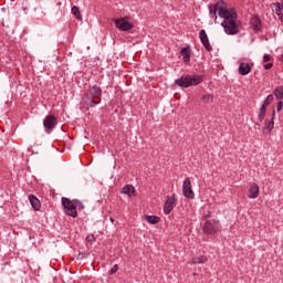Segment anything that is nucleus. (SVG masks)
I'll return each mask as SVG.
<instances>
[{"mask_svg": "<svg viewBox=\"0 0 283 283\" xmlns=\"http://www.w3.org/2000/svg\"><path fill=\"white\" fill-rule=\"evenodd\" d=\"M263 61H264V63H269V61H271V55L265 54V55L263 56Z\"/></svg>", "mask_w": 283, "mask_h": 283, "instance_id": "nucleus-31", "label": "nucleus"}, {"mask_svg": "<svg viewBox=\"0 0 283 283\" xmlns=\"http://www.w3.org/2000/svg\"><path fill=\"white\" fill-rule=\"evenodd\" d=\"M182 193L185 198H189V200H193V198H196V193L191 189V179L189 177L184 180Z\"/></svg>", "mask_w": 283, "mask_h": 283, "instance_id": "nucleus-7", "label": "nucleus"}, {"mask_svg": "<svg viewBox=\"0 0 283 283\" xmlns=\"http://www.w3.org/2000/svg\"><path fill=\"white\" fill-rule=\"evenodd\" d=\"M283 108V102L282 99H279L277 104H276V112H280Z\"/></svg>", "mask_w": 283, "mask_h": 283, "instance_id": "nucleus-28", "label": "nucleus"}, {"mask_svg": "<svg viewBox=\"0 0 283 283\" xmlns=\"http://www.w3.org/2000/svg\"><path fill=\"white\" fill-rule=\"evenodd\" d=\"M250 25H252L254 32H260V30H262V20L260 17L254 15L250 20Z\"/></svg>", "mask_w": 283, "mask_h": 283, "instance_id": "nucleus-15", "label": "nucleus"}, {"mask_svg": "<svg viewBox=\"0 0 283 283\" xmlns=\"http://www.w3.org/2000/svg\"><path fill=\"white\" fill-rule=\"evenodd\" d=\"M71 12H72V14H74L75 18H77L80 21H81V19H83V15H81V9H78V7H76V6L72 7Z\"/></svg>", "mask_w": 283, "mask_h": 283, "instance_id": "nucleus-24", "label": "nucleus"}, {"mask_svg": "<svg viewBox=\"0 0 283 283\" xmlns=\"http://www.w3.org/2000/svg\"><path fill=\"white\" fill-rule=\"evenodd\" d=\"M273 8H274L275 14H277L279 19H281V21H283V4L280 2H275V3H273Z\"/></svg>", "mask_w": 283, "mask_h": 283, "instance_id": "nucleus-18", "label": "nucleus"}, {"mask_svg": "<svg viewBox=\"0 0 283 283\" xmlns=\"http://www.w3.org/2000/svg\"><path fill=\"white\" fill-rule=\"evenodd\" d=\"M191 62V55L184 56V63H190Z\"/></svg>", "mask_w": 283, "mask_h": 283, "instance_id": "nucleus-29", "label": "nucleus"}, {"mask_svg": "<svg viewBox=\"0 0 283 283\" xmlns=\"http://www.w3.org/2000/svg\"><path fill=\"white\" fill-rule=\"evenodd\" d=\"M250 73H251V65H249V63L241 62L239 65V74H241V76H247Z\"/></svg>", "mask_w": 283, "mask_h": 283, "instance_id": "nucleus-17", "label": "nucleus"}, {"mask_svg": "<svg viewBox=\"0 0 283 283\" xmlns=\"http://www.w3.org/2000/svg\"><path fill=\"white\" fill-rule=\"evenodd\" d=\"M145 220L146 222H148L149 224H158V222H160V218L157 216H149L146 214L145 216Z\"/></svg>", "mask_w": 283, "mask_h": 283, "instance_id": "nucleus-20", "label": "nucleus"}, {"mask_svg": "<svg viewBox=\"0 0 283 283\" xmlns=\"http://www.w3.org/2000/svg\"><path fill=\"white\" fill-rule=\"evenodd\" d=\"M118 272V264H115L111 271H109V275H114V273H117Z\"/></svg>", "mask_w": 283, "mask_h": 283, "instance_id": "nucleus-27", "label": "nucleus"}, {"mask_svg": "<svg viewBox=\"0 0 283 283\" xmlns=\"http://www.w3.org/2000/svg\"><path fill=\"white\" fill-rule=\"evenodd\" d=\"M207 256L205 255H199V256H195L192 258V264H205V262H207Z\"/></svg>", "mask_w": 283, "mask_h": 283, "instance_id": "nucleus-23", "label": "nucleus"}, {"mask_svg": "<svg viewBox=\"0 0 283 283\" xmlns=\"http://www.w3.org/2000/svg\"><path fill=\"white\" fill-rule=\"evenodd\" d=\"M206 218H211V213L208 212V213L206 214Z\"/></svg>", "mask_w": 283, "mask_h": 283, "instance_id": "nucleus-34", "label": "nucleus"}, {"mask_svg": "<svg viewBox=\"0 0 283 283\" xmlns=\"http://www.w3.org/2000/svg\"><path fill=\"white\" fill-rule=\"evenodd\" d=\"M260 196V186L258 184L250 185V188L248 189V198L255 199Z\"/></svg>", "mask_w": 283, "mask_h": 283, "instance_id": "nucleus-14", "label": "nucleus"}, {"mask_svg": "<svg viewBox=\"0 0 283 283\" xmlns=\"http://www.w3.org/2000/svg\"><path fill=\"white\" fill-rule=\"evenodd\" d=\"M273 101H275V97L273 96V94L268 95L266 98L264 99L262 106L259 109V114H258V118H259L260 123H262V120H264V118L266 116V107H269V105H271Z\"/></svg>", "mask_w": 283, "mask_h": 283, "instance_id": "nucleus-5", "label": "nucleus"}, {"mask_svg": "<svg viewBox=\"0 0 283 283\" xmlns=\"http://www.w3.org/2000/svg\"><path fill=\"white\" fill-rule=\"evenodd\" d=\"M265 70H271L273 67V63H268L264 65Z\"/></svg>", "mask_w": 283, "mask_h": 283, "instance_id": "nucleus-32", "label": "nucleus"}, {"mask_svg": "<svg viewBox=\"0 0 283 283\" xmlns=\"http://www.w3.org/2000/svg\"><path fill=\"white\" fill-rule=\"evenodd\" d=\"M202 231L207 235H216V233H220V231H222V226L220 224V221L216 219L207 220L203 223Z\"/></svg>", "mask_w": 283, "mask_h": 283, "instance_id": "nucleus-3", "label": "nucleus"}, {"mask_svg": "<svg viewBox=\"0 0 283 283\" xmlns=\"http://www.w3.org/2000/svg\"><path fill=\"white\" fill-rule=\"evenodd\" d=\"M43 125L45 129H54L56 127V117L54 115H49L43 120Z\"/></svg>", "mask_w": 283, "mask_h": 283, "instance_id": "nucleus-13", "label": "nucleus"}, {"mask_svg": "<svg viewBox=\"0 0 283 283\" xmlns=\"http://www.w3.org/2000/svg\"><path fill=\"white\" fill-rule=\"evenodd\" d=\"M275 111L272 112V117L271 120L266 119L265 120V126L262 129V133L265 135L271 134L273 132V128L275 127Z\"/></svg>", "mask_w": 283, "mask_h": 283, "instance_id": "nucleus-10", "label": "nucleus"}, {"mask_svg": "<svg viewBox=\"0 0 283 283\" xmlns=\"http://www.w3.org/2000/svg\"><path fill=\"white\" fill-rule=\"evenodd\" d=\"M199 39H200L203 48H206V50L208 52H211V50H213V46H211V43L209 42V36H207V31H205V29H202L199 32Z\"/></svg>", "mask_w": 283, "mask_h": 283, "instance_id": "nucleus-11", "label": "nucleus"}, {"mask_svg": "<svg viewBox=\"0 0 283 283\" xmlns=\"http://www.w3.org/2000/svg\"><path fill=\"white\" fill-rule=\"evenodd\" d=\"M29 202L34 211H39L41 209V201L39 200V198H36V196L30 195Z\"/></svg>", "mask_w": 283, "mask_h": 283, "instance_id": "nucleus-16", "label": "nucleus"}, {"mask_svg": "<svg viewBox=\"0 0 283 283\" xmlns=\"http://www.w3.org/2000/svg\"><path fill=\"white\" fill-rule=\"evenodd\" d=\"M182 56H191V49L189 46H186L181 50Z\"/></svg>", "mask_w": 283, "mask_h": 283, "instance_id": "nucleus-25", "label": "nucleus"}, {"mask_svg": "<svg viewBox=\"0 0 283 283\" xmlns=\"http://www.w3.org/2000/svg\"><path fill=\"white\" fill-rule=\"evenodd\" d=\"M205 81L202 75H181L180 78L175 81V85L179 87H191L193 85H200Z\"/></svg>", "mask_w": 283, "mask_h": 283, "instance_id": "nucleus-2", "label": "nucleus"}, {"mask_svg": "<svg viewBox=\"0 0 283 283\" xmlns=\"http://www.w3.org/2000/svg\"><path fill=\"white\" fill-rule=\"evenodd\" d=\"M94 240H96V238L92 234L86 237V242H94Z\"/></svg>", "mask_w": 283, "mask_h": 283, "instance_id": "nucleus-30", "label": "nucleus"}, {"mask_svg": "<svg viewBox=\"0 0 283 283\" xmlns=\"http://www.w3.org/2000/svg\"><path fill=\"white\" fill-rule=\"evenodd\" d=\"M223 6V1H219L216 4H210L209 14L211 19H214V21H218V15L220 19H224V21L221 22V25L223 27L226 34L235 36V34H240L241 25V22L238 21V12H235V9L228 10Z\"/></svg>", "mask_w": 283, "mask_h": 283, "instance_id": "nucleus-1", "label": "nucleus"}, {"mask_svg": "<svg viewBox=\"0 0 283 283\" xmlns=\"http://www.w3.org/2000/svg\"><path fill=\"white\" fill-rule=\"evenodd\" d=\"M136 191V188L132 185H126L122 188L120 193H124L126 196H132Z\"/></svg>", "mask_w": 283, "mask_h": 283, "instance_id": "nucleus-19", "label": "nucleus"}, {"mask_svg": "<svg viewBox=\"0 0 283 283\" xmlns=\"http://www.w3.org/2000/svg\"><path fill=\"white\" fill-rule=\"evenodd\" d=\"M109 221H111V222H114V218L111 217V218H109Z\"/></svg>", "mask_w": 283, "mask_h": 283, "instance_id": "nucleus-35", "label": "nucleus"}, {"mask_svg": "<svg viewBox=\"0 0 283 283\" xmlns=\"http://www.w3.org/2000/svg\"><path fill=\"white\" fill-rule=\"evenodd\" d=\"M83 258H85V254H83V253L77 254V260H83Z\"/></svg>", "mask_w": 283, "mask_h": 283, "instance_id": "nucleus-33", "label": "nucleus"}, {"mask_svg": "<svg viewBox=\"0 0 283 283\" xmlns=\"http://www.w3.org/2000/svg\"><path fill=\"white\" fill-rule=\"evenodd\" d=\"M75 205L74 199L70 200L69 198L62 197V207L65 209L66 216H70L71 218H78Z\"/></svg>", "mask_w": 283, "mask_h": 283, "instance_id": "nucleus-4", "label": "nucleus"}, {"mask_svg": "<svg viewBox=\"0 0 283 283\" xmlns=\"http://www.w3.org/2000/svg\"><path fill=\"white\" fill-rule=\"evenodd\" d=\"M101 99H95L94 97L90 96L88 93L82 98V105L85 109H90V107H96L99 105Z\"/></svg>", "mask_w": 283, "mask_h": 283, "instance_id": "nucleus-9", "label": "nucleus"}, {"mask_svg": "<svg viewBox=\"0 0 283 283\" xmlns=\"http://www.w3.org/2000/svg\"><path fill=\"white\" fill-rule=\"evenodd\" d=\"M74 202H75V209H80V210L85 209V205H83V202H81L78 199H74Z\"/></svg>", "mask_w": 283, "mask_h": 283, "instance_id": "nucleus-26", "label": "nucleus"}, {"mask_svg": "<svg viewBox=\"0 0 283 283\" xmlns=\"http://www.w3.org/2000/svg\"><path fill=\"white\" fill-rule=\"evenodd\" d=\"M90 96L95 98L96 101H101V97L103 96V90H101V86L93 85L87 93Z\"/></svg>", "mask_w": 283, "mask_h": 283, "instance_id": "nucleus-12", "label": "nucleus"}, {"mask_svg": "<svg viewBox=\"0 0 283 283\" xmlns=\"http://www.w3.org/2000/svg\"><path fill=\"white\" fill-rule=\"evenodd\" d=\"M176 195H171V197H167L165 203H164V213H166V216H169L171 213V211H174V207H176Z\"/></svg>", "mask_w": 283, "mask_h": 283, "instance_id": "nucleus-8", "label": "nucleus"}, {"mask_svg": "<svg viewBox=\"0 0 283 283\" xmlns=\"http://www.w3.org/2000/svg\"><path fill=\"white\" fill-rule=\"evenodd\" d=\"M115 27L117 30H120V32H128V30H133L134 23L127 22V17L122 19H113Z\"/></svg>", "mask_w": 283, "mask_h": 283, "instance_id": "nucleus-6", "label": "nucleus"}, {"mask_svg": "<svg viewBox=\"0 0 283 283\" xmlns=\"http://www.w3.org/2000/svg\"><path fill=\"white\" fill-rule=\"evenodd\" d=\"M201 102L205 105H210V103H213V94H205L201 96Z\"/></svg>", "mask_w": 283, "mask_h": 283, "instance_id": "nucleus-22", "label": "nucleus"}, {"mask_svg": "<svg viewBox=\"0 0 283 283\" xmlns=\"http://www.w3.org/2000/svg\"><path fill=\"white\" fill-rule=\"evenodd\" d=\"M276 101H283V86H277L273 92Z\"/></svg>", "mask_w": 283, "mask_h": 283, "instance_id": "nucleus-21", "label": "nucleus"}]
</instances>
